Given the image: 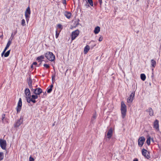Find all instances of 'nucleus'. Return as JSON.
Returning a JSON list of instances; mask_svg holds the SVG:
<instances>
[{
	"instance_id": "19",
	"label": "nucleus",
	"mask_w": 161,
	"mask_h": 161,
	"mask_svg": "<svg viewBox=\"0 0 161 161\" xmlns=\"http://www.w3.org/2000/svg\"><path fill=\"white\" fill-rule=\"evenodd\" d=\"M64 16L68 19H70L71 15V14L69 12L65 11L64 13Z\"/></svg>"
},
{
	"instance_id": "49",
	"label": "nucleus",
	"mask_w": 161,
	"mask_h": 161,
	"mask_svg": "<svg viewBox=\"0 0 161 161\" xmlns=\"http://www.w3.org/2000/svg\"><path fill=\"white\" fill-rule=\"evenodd\" d=\"M31 68L32 69L33 68V65L32 64L31 66Z\"/></svg>"
},
{
	"instance_id": "29",
	"label": "nucleus",
	"mask_w": 161,
	"mask_h": 161,
	"mask_svg": "<svg viewBox=\"0 0 161 161\" xmlns=\"http://www.w3.org/2000/svg\"><path fill=\"white\" fill-rule=\"evenodd\" d=\"M87 2L88 3V4L90 5V6H93V3L92 0H86Z\"/></svg>"
},
{
	"instance_id": "40",
	"label": "nucleus",
	"mask_w": 161,
	"mask_h": 161,
	"mask_svg": "<svg viewBox=\"0 0 161 161\" xmlns=\"http://www.w3.org/2000/svg\"><path fill=\"white\" fill-rule=\"evenodd\" d=\"M62 3L64 5H66V0H62Z\"/></svg>"
},
{
	"instance_id": "4",
	"label": "nucleus",
	"mask_w": 161,
	"mask_h": 161,
	"mask_svg": "<svg viewBox=\"0 0 161 161\" xmlns=\"http://www.w3.org/2000/svg\"><path fill=\"white\" fill-rule=\"evenodd\" d=\"M31 90L33 92V93L37 95H40V94L43 92L41 88L38 87L35 89L32 88Z\"/></svg>"
},
{
	"instance_id": "39",
	"label": "nucleus",
	"mask_w": 161,
	"mask_h": 161,
	"mask_svg": "<svg viewBox=\"0 0 161 161\" xmlns=\"http://www.w3.org/2000/svg\"><path fill=\"white\" fill-rule=\"evenodd\" d=\"M5 114H3L2 115V121H3V119H4L5 118Z\"/></svg>"
},
{
	"instance_id": "3",
	"label": "nucleus",
	"mask_w": 161,
	"mask_h": 161,
	"mask_svg": "<svg viewBox=\"0 0 161 161\" xmlns=\"http://www.w3.org/2000/svg\"><path fill=\"white\" fill-rule=\"evenodd\" d=\"M38 98V95L36 94L31 95L30 97L27 99V102L28 103H30L31 102L33 103H35L36 101L35 100Z\"/></svg>"
},
{
	"instance_id": "31",
	"label": "nucleus",
	"mask_w": 161,
	"mask_h": 161,
	"mask_svg": "<svg viewBox=\"0 0 161 161\" xmlns=\"http://www.w3.org/2000/svg\"><path fill=\"white\" fill-rule=\"evenodd\" d=\"M4 157L3 153V152H0V161L2 160Z\"/></svg>"
},
{
	"instance_id": "37",
	"label": "nucleus",
	"mask_w": 161,
	"mask_h": 161,
	"mask_svg": "<svg viewBox=\"0 0 161 161\" xmlns=\"http://www.w3.org/2000/svg\"><path fill=\"white\" fill-rule=\"evenodd\" d=\"M57 26L59 28H60L61 29H62L63 28L62 25L60 24H58L57 25Z\"/></svg>"
},
{
	"instance_id": "33",
	"label": "nucleus",
	"mask_w": 161,
	"mask_h": 161,
	"mask_svg": "<svg viewBox=\"0 0 161 161\" xmlns=\"http://www.w3.org/2000/svg\"><path fill=\"white\" fill-rule=\"evenodd\" d=\"M25 20L24 19H22V21H21V25L23 26H24L25 25Z\"/></svg>"
},
{
	"instance_id": "34",
	"label": "nucleus",
	"mask_w": 161,
	"mask_h": 161,
	"mask_svg": "<svg viewBox=\"0 0 161 161\" xmlns=\"http://www.w3.org/2000/svg\"><path fill=\"white\" fill-rule=\"evenodd\" d=\"M43 66L44 67H45L47 69H49L50 68V66L49 65L47 64H44Z\"/></svg>"
},
{
	"instance_id": "10",
	"label": "nucleus",
	"mask_w": 161,
	"mask_h": 161,
	"mask_svg": "<svg viewBox=\"0 0 161 161\" xmlns=\"http://www.w3.org/2000/svg\"><path fill=\"white\" fill-rule=\"evenodd\" d=\"M145 138L144 136H141L138 139V145L140 147H142L144 143Z\"/></svg>"
},
{
	"instance_id": "27",
	"label": "nucleus",
	"mask_w": 161,
	"mask_h": 161,
	"mask_svg": "<svg viewBox=\"0 0 161 161\" xmlns=\"http://www.w3.org/2000/svg\"><path fill=\"white\" fill-rule=\"evenodd\" d=\"M147 137V138L146 141V143L148 145H149L151 142V136L149 135H148Z\"/></svg>"
},
{
	"instance_id": "18",
	"label": "nucleus",
	"mask_w": 161,
	"mask_h": 161,
	"mask_svg": "<svg viewBox=\"0 0 161 161\" xmlns=\"http://www.w3.org/2000/svg\"><path fill=\"white\" fill-rule=\"evenodd\" d=\"M82 6L85 7L86 8H88L90 7V5L88 3L86 0H83L82 2Z\"/></svg>"
},
{
	"instance_id": "54",
	"label": "nucleus",
	"mask_w": 161,
	"mask_h": 161,
	"mask_svg": "<svg viewBox=\"0 0 161 161\" xmlns=\"http://www.w3.org/2000/svg\"><path fill=\"white\" fill-rule=\"evenodd\" d=\"M152 141H153V138H152Z\"/></svg>"
},
{
	"instance_id": "30",
	"label": "nucleus",
	"mask_w": 161,
	"mask_h": 161,
	"mask_svg": "<svg viewBox=\"0 0 161 161\" xmlns=\"http://www.w3.org/2000/svg\"><path fill=\"white\" fill-rule=\"evenodd\" d=\"M10 51L11 50H9L6 53H5L4 55V57H8L10 53Z\"/></svg>"
},
{
	"instance_id": "38",
	"label": "nucleus",
	"mask_w": 161,
	"mask_h": 161,
	"mask_svg": "<svg viewBox=\"0 0 161 161\" xmlns=\"http://www.w3.org/2000/svg\"><path fill=\"white\" fill-rule=\"evenodd\" d=\"M34 158L31 156L29 158V161H34Z\"/></svg>"
},
{
	"instance_id": "1",
	"label": "nucleus",
	"mask_w": 161,
	"mask_h": 161,
	"mask_svg": "<svg viewBox=\"0 0 161 161\" xmlns=\"http://www.w3.org/2000/svg\"><path fill=\"white\" fill-rule=\"evenodd\" d=\"M120 110L122 117L123 119H124L126 115L127 107L125 103L123 101H122L121 102Z\"/></svg>"
},
{
	"instance_id": "16",
	"label": "nucleus",
	"mask_w": 161,
	"mask_h": 161,
	"mask_svg": "<svg viewBox=\"0 0 161 161\" xmlns=\"http://www.w3.org/2000/svg\"><path fill=\"white\" fill-rule=\"evenodd\" d=\"M27 82L28 85V86L31 89H32V80L31 78V77H30L29 78L27 79Z\"/></svg>"
},
{
	"instance_id": "23",
	"label": "nucleus",
	"mask_w": 161,
	"mask_h": 161,
	"mask_svg": "<svg viewBox=\"0 0 161 161\" xmlns=\"http://www.w3.org/2000/svg\"><path fill=\"white\" fill-rule=\"evenodd\" d=\"M53 85L51 84L47 88V93H50L53 90Z\"/></svg>"
},
{
	"instance_id": "25",
	"label": "nucleus",
	"mask_w": 161,
	"mask_h": 161,
	"mask_svg": "<svg viewBox=\"0 0 161 161\" xmlns=\"http://www.w3.org/2000/svg\"><path fill=\"white\" fill-rule=\"evenodd\" d=\"M97 116L96 112H95L93 114V116L91 119V122L93 123V121L96 119Z\"/></svg>"
},
{
	"instance_id": "52",
	"label": "nucleus",
	"mask_w": 161,
	"mask_h": 161,
	"mask_svg": "<svg viewBox=\"0 0 161 161\" xmlns=\"http://www.w3.org/2000/svg\"><path fill=\"white\" fill-rule=\"evenodd\" d=\"M153 70H154V68H152V70L153 71Z\"/></svg>"
},
{
	"instance_id": "56",
	"label": "nucleus",
	"mask_w": 161,
	"mask_h": 161,
	"mask_svg": "<svg viewBox=\"0 0 161 161\" xmlns=\"http://www.w3.org/2000/svg\"><path fill=\"white\" fill-rule=\"evenodd\" d=\"M94 5H96V4H94Z\"/></svg>"
},
{
	"instance_id": "42",
	"label": "nucleus",
	"mask_w": 161,
	"mask_h": 161,
	"mask_svg": "<svg viewBox=\"0 0 161 161\" xmlns=\"http://www.w3.org/2000/svg\"><path fill=\"white\" fill-rule=\"evenodd\" d=\"M6 51H4V50H3V52L1 54V56L2 57H3V55H4V54L5 53V52Z\"/></svg>"
},
{
	"instance_id": "51",
	"label": "nucleus",
	"mask_w": 161,
	"mask_h": 161,
	"mask_svg": "<svg viewBox=\"0 0 161 161\" xmlns=\"http://www.w3.org/2000/svg\"><path fill=\"white\" fill-rule=\"evenodd\" d=\"M41 64V63H40L38 66H39Z\"/></svg>"
},
{
	"instance_id": "12",
	"label": "nucleus",
	"mask_w": 161,
	"mask_h": 161,
	"mask_svg": "<svg viewBox=\"0 0 161 161\" xmlns=\"http://www.w3.org/2000/svg\"><path fill=\"white\" fill-rule=\"evenodd\" d=\"M25 93L26 96V100H27V99H28L31 95V92L29 89L28 88H26L25 90Z\"/></svg>"
},
{
	"instance_id": "28",
	"label": "nucleus",
	"mask_w": 161,
	"mask_h": 161,
	"mask_svg": "<svg viewBox=\"0 0 161 161\" xmlns=\"http://www.w3.org/2000/svg\"><path fill=\"white\" fill-rule=\"evenodd\" d=\"M141 79L143 81H144L146 78V76L144 74H141Z\"/></svg>"
},
{
	"instance_id": "11",
	"label": "nucleus",
	"mask_w": 161,
	"mask_h": 161,
	"mask_svg": "<svg viewBox=\"0 0 161 161\" xmlns=\"http://www.w3.org/2000/svg\"><path fill=\"white\" fill-rule=\"evenodd\" d=\"M79 34V31L77 30L73 31L71 34V39L74 40L78 36Z\"/></svg>"
},
{
	"instance_id": "32",
	"label": "nucleus",
	"mask_w": 161,
	"mask_h": 161,
	"mask_svg": "<svg viewBox=\"0 0 161 161\" xmlns=\"http://www.w3.org/2000/svg\"><path fill=\"white\" fill-rule=\"evenodd\" d=\"M44 55H42L40 56L37 57L36 59V60H39L40 59L42 60V59H43L44 58Z\"/></svg>"
},
{
	"instance_id": "53",
	"label": "nucleus",
	"mask_w": 161,
	"mask_h": 161,
	"mask_svg": "<svg viewBox=\"0 0 161 161\" xmlns=\"http://www.w3.org/2000/svg\"><path fill=\"white\" fill-rule=\"evenodd\" d=\"M153 75H152V77H153Z\"/></svg>"
},
{
	"instance_id": "17",
	"label": "nucleus",
	"mask_w": 161,
	"mask_h": 161,
	"mask_svg": "<svg viewBox=\"0 0 161 161\" xmlns=\"http://www.w3.org/2000/svg\"><path fill=\"white\" fill-rule=\"evenodd\" d=\"M31 13L30 8L29 6H28L26 8V10L25 12V17H28L30 16V15Z\"/></svg>"
},
{
	"instance_id": "14",
	"label": "nucleus",
	"mask_w": 161,
	"mask_h": 161,
	"mask_svg": "<svg viewBox=\"0 0 161 161\" xmlns=\"http://www.w3.org/2000/svg\"><path fill=\"white\" fill-rule=\"evenodd\" d=\"M113 134V130L112 128H111L108 131L107 135V137L109 139H110L112 136Z\"/></svg>"
},
{
	"instance_id": "44",
	"label": "nucleus",
	"mask_w": 161,
	"mask_h": 161,
	"mask_svg": "<svg viewBox=\"0 0 161 161\" xmlns=\"http://www.w3.org/2000/svg\"><path fill=\"white\" fill-rule=\"evenodd\" d=\"M37 61H38V62L42 63V62L43 61V60L40 59L39 60H36Z\"/></svg>"
},
{
	"instance_id": "22",
	"label": "nucleus",
	"mask_w": 161,
	"mask_h": 161,
	"mask_svg": "<svg viewBox=\"0 0 161 161\" xmlns=\"http://www.w3.org/2000/svg\"><path fill=\"white\" fill-rule=\"evenodd\" d=\"M100 30V27L98 26H97L95 28L94 30V32L96 34H97L99 32Z\"/></svg>"
},
{
	"instance_id": "41",
	"label": "nucleus",
	"mask_w": 161,
	"mask_h": 161,
	"mask_svg": "<svg viewBox=\"0 0 161 161\" xmlns=\"http://www.w3.org/2000/svg\"><path fill=\"white\" fill-rule=\"evenodd\" d=\"M30 17V16H28L27 17H25L26 21L27 23H28V22L29 21V19Z\"/></svg>"
},
{
	"instance_id": "45",
	"label": "nucleus",
	"mask_w": 161,
	"mask_h": 161,
	"mask_svg": "<svg viewBox=\"0 0 161 161\" xmlns=\"http://www.w3.org/2000/svg\"><path fill=\"white\" fill-rule=\"evenodd\" d=\"M99 0V3H100V6H101L102 3V0Z\"/></svg>"
},
{
	"instance_id": "9",
	"label": "nucleus",
	"mask_w": 161,
	"mask_h": 161,
	"mask_svg": "<svg viewBox=\"0 0 161 161\" xmlns=\"http://www.w3.org/2000/svg\"><path fill=\"white\" fill-rule=\"evenodd\" d=\"M7 146L6 141L4 139H0V146L3 150H6Z\"/></svg>"
},
{
	"instance_id": "57",
	"label": "nucleus",
	"mask_w": 161,
	"mask_h": 161,
	"mask_svg": "<svg viewBox=\"0 0 161 161\" xmlns=\"http://www.w3.org/2000/svg\"><path fill=\"white\" fill-rule=\"evenodd\" d=\"M94 5H96V4H94Z\"/></svg>"
},
{
	"instance_id": "21",
	"label": "nucleus",
	"mask_w": 161,
	"mask_h": 161,
	"mask_svg": "<svg viewBox=\"0 0 161 161\" xmlns=\"http://www.w3.org/2000/svg\"><path fill=\"white\" fill-rule=\"evenodd\" d=\"M156 65V62L155 60L153 59L151 60V67L154 68Z\"/></svg>"
},
{
	"instance_id": "20",
	"label": "nucleus",
	"mask_w": 161,
	"mask_h": 161,
	"mask_svg": "<svg viewBox=\"0 0 161 161\" xmlns=\"http://www.w3.org/2000/svg\"><path fill=\"white\" fill-rule=\"evenodd\" d=\"M17 33V30L16 29L15 31H14L13 33H12L10 38L9 39V40L11 41V42L12 41V39L14 38V36Z\"/></svg>"
},
{
	"instance_id": "7",
	"label": "nucleus",
	"mask_w": 161,
	"mask_h": 161,
	"mask_svg": "<svg viewBox=\"0 0 161 161\" xmlns=\"http://www.w3.org/2000/svg\"><path fill=\"white\" fill-rule=\"evenodd\" d=\"M23 122V117L22 116H21L20 119H18L14 124V127L15 128L19 127L22 123Z\"/></svg>"
},
{
	"instance_id": "43",
	"label": "nucleus",
	"mask_w": 161,
	"mask_h": 161,
	"mask_svg": "<svg viewBox=\"0 0 161 161\" xmlns=\"http://www.w3.org/2000/svg\"><path fill=\"white\" fill-rule=\"evenodd\" d=\"M103 40V37H100L99 39H98V41H99V42H101Z\"/></svg>"
},
{
	"instance_id": "15",
	"label": "nucleus",
	"mask_w": 161,
	"mask_h": 161,
	"mask_svg": "<svg viewBox=\"0 0 161 161\" xmlns=\"http://www.w3.org/2000/svg\"><path fill=\"white\" fill-rule=\"evenodd\" d=\"M146 112L149 113V115L152 116L153 115L154 111L151 107H149L148 109L146 110Z\"/></svg>"
},
{
	"instance_id": "5",
	"label": "nucleus",
	"mask_w": 161,
	"mask_h": 161,
	"mask_svg": "<svg viewBox=\"0 0 161 161\" xmlns=\"http://www.w3.org/2000/svg\"><path fill=\"white\" fill-rule=\"evenodd\" d=\"M142 154L145 158L149 159L151 158L149 152L145 148H143L142 151Z\"/></svg>"
},
{
	"instance_id": "50",
	"label": "nucleus",
	"mask_w": 161,
	"mask_h": 161,
	"mask_svg": "<svg viewBox=\"0 0 161 161\" xmlns=\"http://www.w3.org/2000/svg\"><path fill=\"white\" fill-rule=\"evenodd\" d=\"M55 80H52V84H53V83H54V82H55Z\"/></svg>"
},
{
	"instance_id": "35",
	"label": "nucleus",
	"mask_w": 161,
	"mask_h": 161,
	"mask_svg": "<svg viewBox=\"0 0 161 161\" xmlns=\"http://www.w3.org/2000/svg\"><path fill=\"white\" fill-rule=\"evenodd\" d=\"M59 33H58V31L57 30L56 31V35H55V37L56 38H57L58 36L59 35Z\"/></svg>"
},
{
	"instance_id": "13",
	"label": "nucleus",
	"mask_w": 161,
	"mask_h": 161,
	"mask_svg": "<svg viewBox=\"0 0 161 161\" xmlns=\"http://www.w3.org/2000/svg\"><path fill=\"white\" fill-rule=\"evenodd\" d=\"M159 121L158 119H155L153 123V127L157 130H159Z\"/></svg>"
},
{
	"instance_id": "8",
	"label": "nucleus",
	"mask_w": 161,
	"mask_h": 161,
	"mask_svg": "<svg viewBox=\"0 0 161 161\" xmlns=\"http://www.w3.org/2000/svg\"><path fill=\"white\" fill-rule=\"evenodd\" d=\"M135 95V91L132 92L130 95L129 97L127 98V102L128 103H131L133 101Z\"/></svg>"
},
{
	"instance_id": "47",
	"label": "nucleus",
	"mask_w": 161,
	"mask_h": 161,
	"mask_svg": "<svg viewBox=\"0 0 161 161\" xmlns=\"http://www.w3.org/2000/svg\"><path fill=\"white\" fill-rule=\"evenodd\" d=\"M133 161H138V159L137 158H135Z\"/></svg>"
},
{
	"instance_id": "36",
	"label": "nucleus",
	"mask_w": 161,
	"mask_h": 161,
	"mask_svg": "<svg viewBox=\"0 0 161 161\" xmlns=\"http://www.w3.org/2000/svg\"><path fill=\"white\" fill-rule=\"evenodd\" d=\"M55 74H54L52 75V80H55Z\"/></svg>"
},
{
	"instance_id": "46",
	"label": "nucleus",
	"mask_w": 161,
	"mask_h": 161,
	"mask_svg": "<svg viewBox=\"0 0 161 161\" xmlns=\"http://www.w3.org/2000/svg\"><path fill=\"white\" fill-rule=\"evenodd\" d=\"M47 96V94H46V92H43V96H44V97H46Z\"/></svg>"
},
{
	"instance_id": "55",
	"label": "nucleus",
	"mask_w": 161,
	"mask_h": 161,
	"mask_svg": "<svg viewBox=\"0 0 161 161\" xmlns=\"http://www.w3.org/2000/svg\"><path fill=\"white\" fill-rule=\"evenodd\" d=\"M67 70H66V72H67Z\"/></svg>"
},
{
	"instance_id": "2",
	"label": "nucleus",
	"mask_w": 161,
	"mask_h": 161,
	"mask_svg": "<svg viewBox=\"0 0 161 161\" xmlns=\"http://www.w3.org/2000/svg\"><path fill=\"white\" fill-rule=\"evenodd\" d=\"M45 55L46 58L51 61H53L55 58L54 55L50 52H47L45 53Z\"/></svg>"
},
{
	"instance_id": "24",
	"label": "nucleus",
	"mask_w": 161,
	"mask_h": 161,
	"mask_svg": "<svg viewBox=\"0 0 161 161\" xmlns=\"http://www.w3.org/2000/svg\"><path fill=\"white\" fill-rule=\"evenodd\" d=\"M90 49V47L88 45H86L84 48V52L85 54Z\"/></svg>"
},
{
	"instance_id": "26",
	"label": "nucleus",
	"mask_w": 161,
	"mask_h": 161,
	"mask_svg": "<svg viewBox=\"0 0 161 161\" xmlns=\"http://www.w3.org/2000/svg\"><path fill=\"white\" fill-rule=\"evenodd\" d=\"M11 43L12 42H11V41H9L8 40V42L6 45V46L4 50V51H6L8 48L9 47L10 45H11Z\"/></svg>"
},
{
	"instance_id": "48",
	"label": "nucleus",
	"mask_w": 161,
	"mask_h": 161,
	"mask_svg": "<svg viewBox=\"0 0 161 161\" xmlns=\"http://www.w3.org/2000/svg\"><path fill=\"white\" fill-rule=\"evenodd\" d=\"M37 64V63L36 62H34L32 64L33 65H36Z\"/></svg>"
},
{
	"instance_id": "6",
	"label": "nucleus",
	"mask_w": 161,
	"mask_h": 161,
	"mask_svg": "<svg viewBox=\"0 0 161 161\" xmlns=\"http://www.w3.org/2000/svg\"><path fill=\"white\" fill-rule=\"evenodd\" d=\"M22 106V99L21 98H19L17 106L16 108L17 113L18 114L20 111Z\"/></svg>"
}]
</instances>
